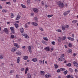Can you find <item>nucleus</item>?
<instances>
[{
  "mask_svg": "<svg viewBox=\"0 0 78 78\" xmlns=\"http://www.w3.org/2000/svg\"><path fill=\"white\" fill-rule=\"evenodd\" d=\"M57 5H58L59 7L60 8H64L65 6V5L64 3H63L62 2H60L59 1H58L56 2Z\"/></svg>",
  "mask_w": 78,
  "mask_h": 78,
  "instance_id": "f257e3e1",
  "label": "nucleus"
},
{
  "mask_svg": "<svg viewBox=\"0 0 78 78\" xmlns=\"http://www.w3.org/2000/svg\"><path fill=\"white\" fill-rule=\"evenodd\" d=\"M22 34V36H24V37L26 39H28V38H29V37L27 34Z\"/></svg>",
  "mask_w": 78,
  "mask_h": 78,
  "instance_id": "f03ea898",
  "label": "nucleus"
},
{
  "mask_svg": "<svg viewBox=\"0 0 78 78\" xmlns=\"http://www.w3.org/2000/svg\"><path fill=\"white\" fill-rule=\"evenodd\" d=\"M10 29L11 30V31L13 33V34H14L15 33V32L14 31V28L12 27H10Z\"/></svg>",
  "mask_w": 78,
  "mask_h": 78,
  "instance_id": "7ed1b4c3",
  "label": "nucleus"
},
{
  "mask_svg": "<svg viewBox=\"0 0 78 78\" xmlns=\"http://www.w3.org/2000/svg\"><path fill=\"white\" fill-rule=\"evenodd\" d=\"M45 78H50L51 77V75L50 74L47 73L45 76Z\"/></svg>",
  "mask_w": 78,
  "mask_h": 78,
  "instance_id": "20e7f679",
  "label": "nucleus"
},
{
  "mask_svg": "<svg viewBox=\"0 0 78 78\" xmlns=\"http://www.w3.org/2000/svg\"><path fill=\"white\" fill-rule=\"evenodd\" d=\"M67 38L68 39V40L71 41H75V39H74V38L71 37H68Z\"/></svg>",
  "mask_w": 78,
  "mask_h": 78,
  "instance_id": "39448f33",
  "label": "nucleus"
},
{
  "mask_svg": "<svg viewBox=\"0 0 78 78\" xmlns=\"http://www.w3.org/2000/svg\"><path fill=\"white\" fill-rule=\"evenodd\" d=\"M58 60L59 61H63L64 60H65V58L63 57H60V58H58Z\"/></svg>",
  "mask_w": 78,
  "mask_h": 78,
  "instance_id": "423d86ee",
  "label": "nucleus"
},
{
  "mask_svg": "<svg viewBox=\"0 0 78 78\" xmlns=\"http://www.w3.org/2000/svg\"><path fill=\"white\" fill-rule=\"evenodd\" d=\"M17 50V48L16 47H13L12 48L11 51L12 52H14V51H16Z\"/></svg>",
  "mask_w": 78,
  "mask_h": 78,
  "instance_id": "0eeeda50",
  "label": "nucleus"
},
{
  "mask_svg": "<svg viewBox=\"0 0 78 78\" xmlns=\"http://www.w3.org/2000/svg\"><path fill=\"white\" fill-rule=\"evenodd\" d=\"M4 31L6 34H8V28H4Z\"/></svg>",
  "mask_w": 78,
  "mask_h": 78,
  "instance_id": "6e6552de",
  "label": "nucleus"
},
{
  "mask_svg": "<svg viewBox=\"0 0 78 78\" xmlns=\"http://www.w3.org/2000/svg\"><path fill=\"white\" fill-rule=\"evenodd\" d=\"M32 25H34V26H35V27H37V26L38 25V24L37 23H36L34 22H33L31 23Z\"/></svg>",
  "mask_w": 78,
  "mask_h": 78,
  "instance_id": "1a4fd4ad",
  "label": "nucleus"
},
{
  "mask_svg": "<svg viewBox=\"0 0 78 78\" xmlns=\"http://www.w3.org/2000/svg\"><path fill=\"white\" fill-rule=\"evenodd\" d=\"M33 10L35 12H38V11H39V10L36 8H33Z\"/></svg>",
  "mask_w": 78,
  "mask_h": 78,
  "instance_id": "9d476101",
  "label": "nucleus"
},
{
  "mask_svg": "<svg viewBox=\"0 0 78 78\" xmlns=\"http://www.w3.org/2000/svg\"><path fill=\"white\" fill-rule=\"evenodd\" d=\"M73 64L74 66L75 67H78V63L76 62H73Z\"/></svg>",
  "mask_w": 78,
  "mask_h": 78,
  "instance_id": "9b49d317",
  "label": "nucleus"
},
{
  "mask_svg": "<svg viewBox=\"0 0 78 78\" xmlns=\"http://www.w3.org/2000/svg\"><path fill=\"white\" fill-rule=\"evenodd\" d=\"M28 49L30 53H31V47L30 46H28Z\"/></svg>",
  "mask_w": 78,
  "mask_h": 78,
  "instance_id": "f8f14e48",
  "label": "nucleus"
},
{
  "mask_svg": "<svg viewBox=\"0 0 78 78\" xmlns=\"http://www.w3.org/2000/svg\"><path fill=\"white\" fill-rule=\"evenodd\" d=\"M32 61H33V62H37V59L36 58H33L32 59Z\"/></svg>",
  "mask_w": 78,
  "mask_h": 78,
  "instance_id": "ddd939ff",
  "label": "nucleus"
},
{
  "mask_svg": "<svg viewBox=\"0 0 78 78\" xmlns=\"http://www.w3.org/2000/svg\"><path fill=\"white\" fill-rule=\"evenodd\" d=\"M44 49L45 50H46V51H50V48H49V47H46L45 48H44Z\"/></svg>",
  "mask_w": 78,
  "mask_h": 78,
  "instance_id": "4468645a",
  "label": "nucleus"
},
{
  "mask_svg": "<svg viewBox=\"0 0 78 78\" xmlns=\"http://www.w3.org/2000/svg\"><path fill=\"white\" fill-rule=\"evenodd\" d=\"M14 45L15 46V47H16V48H19V46L16 43H14Z\"/></svg>",
  "mask_w": 78,
  "mask_h": 78,
  "instance_id": "2eb2a0df",
  "label": "nucleus"
},
{
  "mask_svg": "<svg viewBox=\"0 0 78 78\" xmlns=\"http://www.w3.org/2000/svg\"><path fill=\"white\" fill-rule=\"evenodd\" d=\"M66 38L67 37H66V36H63L62 37V41H65V39H66Z\"/></svg>",
  "mask_w": 78,
  "mask_h": 78,
  "instance_id": "dca6fc26",
  "label": "nucleus"
},
{
  "mask_svg": "<svg viewBox=\"0 0 78 78\" xmlns=\"http://www.w3.org/2000/svg\"><path fill=\"white\" fill-rule=\"evenodd\" d=\"M28 58V56H24L23 59L24 60H27Z\"/></svg>",
  "mask_w": 78,
  "mask_h": 78,
  "instance_id": "f3484780",
  "label": "nucleus"
},
{
  "mask_svg": "<svg viewBox=\"0 0 78 78\" xmlns=\"http://www.w3.org/2000/svg\"><path fill=\"white\" fill-rule=\"evenodd\" d=\"M16 61L18 64H19V63L20 62V57H18L17 58V59L16 60Z\"/></svg>",
  "mask_w": 78,
  "mask_h": 78,
  "instance_id": "a211bd4d",
  "label": "nucleus"
},
{
  "mask_svg": "<svg viewBox=\"0 0 78 78\" xmlns=\"http://www.w3.org/2000/svg\"><path fill=\"white\" fill-rule=\"evenodd\" d=\"M58 42H61V41H62V38L61 37H58Z\"/></svg>",
  "mask_w": 78,
  "mask_h": 78,
  "instance_id": "6ab92c4d",
  "label": "nucleus"
},
{
  "mask_svg": "<svg viewBox=\"0 0 78 78\" xmlns=\"http://www.w3.org/2000/svg\"><path fill=\"white\" fill-rule=\"evenodd\" d=\"M20 31L22 33H23L24 32V29L23 28H20Z\"/></svg>",
  "mask_w": 78,
  "mask_h": 78,
  "instance_id": "aec40b11",
  "label": "nucleus"
},
{
  "mask_svg": "<svg viewBox=\"0 0 78 78\" xmlns=\"http://www.w3.org/2000/svg\"><path fill=\"white\" fill-rule=\"evenodd\" d=\"M29 69H28V68H26L25 70V74L26 75L27 73V72L28 71Z\"/></svg>",
  "mask_w": 78,
  "mask_h": 78,
  "instance_id": "412c9836",
  "label": "nucleus"
},
{
  "mask_svg": "<svg viewBox=\"0 0 78 78\" xmlns=\"http://www.w3.org/2000/svg\"><path fill=\"white\" fill-rule=\"evenodd\" d=\"M16 54L18 55H22V53L20 51H17L16 52Z\"/></svg>",
  "mask_w": 78,
  "mask_h": 78,
  "instance_id": "4be33fe9",
  "label": "nucleus"
},
{
  "mask_svg": "<svg viewBox=\"0 0 78 78\" xmlns=\"http://www.w3.org/2000/svg\"><path fill=\"white\" fill-rule=\"evenodd\" d=\"M40 73L41 75H44V74H45V71H41Z\"/></svg>",
  "mask_w": 78,
  "mask_h": 78,
  "instance_id": "5701e85b",
  "label": "nucleus"
},
{
  "mask_svg": "<svg viewBox=\"0 0 78 78\" xmlns=\"http://www.w3.org/2000/svg\"><path fill=\"white\" fill-rule=\"evenodd\" d=\"M20 19V15H18L16 17V20H19Z\"/></svg>",
  "mask_w": 78,
  "mask_h": 78,
  "instance_id": "b1692460",
  "label": "nucleus"
},
{
  "mask_svg": "<svg viewBox=\"0 0 78 78\" xmlns=\"http://www.w3.org/2000/svg\"><path fill=\"white\" fill-rule=\"evenodd\" d=\"M14 25L15 27H16V28H17H17H19V25H18V24L15 23L14 24Z\"/></svg>",
  "mask_w": 78,
  "mask_h": 78,
  "instance_id": "393cba45",
  "label": "nucleus"
},
{
  "mask_svg": "<svg viewBox=\"0 0 78 78\" xmlns=\"http://www.w3.org/2000/svg\"><path fill=\"white\" fill-rule=\"evenodd\" d=\"M21 6L23 8H26V6L25 5H23V4H21Z\"/></svg>",
  "mask_w": 78,
  "mask_h": 78,
  "instance_id": "a878e982",
  "label": "nucleus"
},
{
  "mask_svg": "<svg viewBox=\"0 0 78 78\" xmlns=\"http://www.w3.org/2000/svg\"><path fill=\"white\" fill-rule=\"evenodd\" d=\"M54 67L55 69H58V65L56 64H54Z\"/></svg>",
  "mask_w": 78,
  "mask_h": 78,
  "instance_id": "bb28decb",
  "label": "nucleus"
},
{
  "mask_svg": "<svg viewBox=\"0 0 78 78\" xmlns=\"http://www.w3.org/2000/svg\"><path fill=\"white\" fill-rule=\"evenodd\" d=\"M43 39L45 41H48V38L47 37H43Z\"/></svg>",
  "mask_w": 78,
  "mask_h": 78,
  "instance_id": "cd10ccee",
  "label": "nucleus"
},
{
  "mask_svg": "<svg viewBox=\"0 0 78 78\" xmlns=\"http://www.w3.org/2000/svg\"><path fill=\"white\" fill-rule=\"evenodd\" d=\"M27 76L28 78H31V74L30 73H27Z\"/></svg>",
  "mask_w": 78,
  "mask_h": 78,
  "instance_id": "c85d7f7f",
  "label": "nucleus"
},
{
  "mask_svg": "<svg viewBox=\"0 0 78 78\" xmlns=\"http://www.w3.org/2000/svg\"><path fill=\"white\" fill-rule=\"evenodd\" d=\"M68 72V71H67V70H66L63 73H64L65 75H66Z\"/></svg>",
  "mask_w": 78,
  "mask_h": 78,
  "instance_id": "c756f323",
  "label": "nucleus"
},
{
  "mask_svg": "<svg viewBox=\"0 0 78 78\" xmlns=\"http://www.w3.org/2000/svg\"><path fill=\"white\" fill-rule=\"evenodd\" d=\"M77 22V20H74L72 21V23H76V22Z\"/></svg>",
  "mask_w": 78,
  "mask_h": 78,
  "instance_id": "7c9ffc66",
  "label": "nucleus"
},
{
  "mask_svg": "<svg viewBox=\"0 0 78 78\" xmlns=\"http://www.w3.org/2000/svg\"><path fill=\"white\" fill-rule=\"evenodd\" d=\"M7 11H8V10L6 9H3L2 10V12H6Z\"/></svg>",
  "mask_w": 78,
  "mask_h": 78,
  "instance_id": "2f4dec72",
  "label": "nucleus"
},
{
  "mask_svg": "<svg viewBox=\"0 0 78 78\" xmlns=\"http://www.w3.org/2000/svg\"><path fill=\"white\" fill-rule=\"evenodd\" d=\"M71 66L72 64L70 63H69L67 64V66H68V67H71Z\"/></svg>",
  "mask_w": 78,
  "mask_h": 78,
  "instance_id": "473e14b6",
  "label": "nucleus"
},
{
  "mask_svg": "<svg viewBox=\"0 0 78 78\" xmlns=\"http://www.w3.org/2000/svg\"><path fill=\"white\" fill-rule=\"evenodd\" d=\"M14 14L13 13H12L11 14V18H14Z\"/></svg>",
  "mask_w": 78,
  "mask_h": 78,
  "instance_id": "72a5a7b5",
  "label": "nucleus"
},
{
  "mask_svg": "<svg viewBox=\"0 0 78 78\" xmlns=\"http://www.w3.org/2000/svg\"><path fill=\"white\" fill-rule=\"evenodd\" d=\"M65 28H66V27H65V26H62V30L64 31L65 30Z\"/></svg>",
  "mask_w": 78,
  "mask_h": 78,
  "instance_id": "f704fd0d",
  "label": "nucleus"
},
{
  "mask_svg": "<svg viewBox=\"0 0 78 78\" xmlns=\"http://www.w3.org/2000/svg\"><path fill=\"white\" fill-rule=\"evenodd\" d=\"M60 70L61 71H65V70L66 69H64L63 68H60Z\"/></svg>",
  "mask_w": 78,
  "mask_h": 78,
  "instance_id": "c9c22d12",
  "label": "nucleus"
},
{
  "mask_svg": "<svg viewBox=\"0 0 78 78\" xmlns=\"http://www.w3.org/2000/svg\"><path fill=\"white\" fill-rule=\"evenodd\" d=\"M53 15H48L47 16V17H48L49 18H50V17H53Z\"/></svg>",
  "mask_w": 78,
  "mask_h": 78,
  "instance_id": "e433bc0d",
  "label": "nucleus"
},
{
  "mask_svg": "<svg viewBox=\"0 0 78 78\" xmlns=\"http://www.w3.org/2000/svg\"><path fill=\"white\" fill-rule=\"evenodd\" d=\"M72 51V49H69L68 51V52L69 53H71Z\"/></svg>",
  "mask_w": 78,
  "mask_h": 78,
  "instance_id": "4c0bfd02",
  "label": "nucleus"
},
{
  "mask_svg": "<svg viewBox=\"0 0 78 78\" xmlns=\"http://www.w3.org/2000/svg\"><path fill=\"white\" fill-rule=\"evenodd\" d=\"M34 20H35V21L36 22H37L38 21L37 18V17H35Z\"/></svg>",
  "mask_w": 78,
  "mask_h": 78,
  "instance_id": "58836bf2",
  "label": "nucleus"
},
{
  "mask_svg": "<svg viewBox=\"0 0 78 78\" xmlns=\"http://www.w3.org/2000/svg\"><path fill=\"white\" fill-rule=\"evenodd\" d=\"M68 14V13H67L66 12H65L63 13L64 16H67Z\"/></svg>",
  "mask_w": 78,
  "mask_h": 78,
  "instance_id": "ea45409f",
  "label": "nucleus"
},
{
  "mask_svg": "<svg viewBox=\"0 0 78 78\" xmlns=\"http://www.w3.org/2000/svg\"><path fill=\"white\" fill-rule=\"evenodd\" d=\"M39 29L40 30H41V31H44V29L43 28H42V27H39Z\"/></svg>",
  "mask_w": 78,
  "mask_h": 78,
  "instance_id": "a19ab883",
  "label": "nucleus"
},
{
  "mask_svg": "<svg viewBox=\"0 0 78 78\" xmlns=\"http://www.w3.org/2000/svg\"><path fill=\"white\" fill-rule=\"evenodd\" d=\"M10 38H11V39H14V35H11L10 36Z\"/></svg>",
  "mask_w": 78,
  "mask_h": 78,
  "instance_id": "79ce46f5",
  "label": "nucleus"
},
{
  "mask_svg": "<svg viewBox=\"0 0 78 78\" xmlns=\"http://www.w3.org/2000/svg\"><path fill=\"white\" fill-rule=\"evenodd\" d=\"M69 70L71 72H73V69L71 68H69Z\"/></svg>",
  "mask_w": 78,
  "mask_h": 78,
  "instance_id": "37998d69",
  "label": "nucleus"
},
{
  "mask_svg": "<svg viewBox=\"0 0 78 78\" xmlns=\"http://www.w3.org/2000/svg\"><path fill=\"white\" fill-rule=\"evenodd\" d=\"M41 3L42 6H44V4L43 1H41Z\"/></svg>",
  "mask_w": 78,
  "mask_h": 78,
  "instance_id": "c03bdc74",
  "label": "nucleus"
},
{
  "mask_svg": "<svg viewBox=\"0 0 78 78\" xmlns=\"http://www.w3.org/2000/svg\"><path fill=\"white\" fill-rule=\"evenodd\" d=\"M51 44H52V45H55V41H52L51 42Z\"/></svg>",
  "mask_w": 78,
  "mask_h": 78,
  "instance_id": "a18cd8bd",
  "label": "nucleus"
},
{
  "mask_svg": "<svg viewBox=\"0 0 78 78\" xmlns=\"http://www.w3.org/2000/svg\"><path fill=\"white\" fill-rule=\"evenodd\" d=\"M69 47H72V44L69 43Z\"/></svg>",
  "mask_w": 78,
  "mask_h": 78,
  "instance_id": "49530a36",
  "label": "nucleus"
},
{
  "mask_svg": "<svg viewBox=\"0 0 78 78\" xmlns=\"http://www.w3.org/2000/svg\"><path fill=\"white\" fill-rule=\"evenodd\" d=\"M66 28H68L69 27V25H66V26H65Z\"/></svg>",
  "mask_w": 78,
  "mask_h": 78,
  "instance_id": "de8ad7c7",
  "label": "nucleus"
},
{
  "mask_svg": "<svg viewBox=\"0 0 78 78\" xmlns=\"http://www.w3.org/2000/svg\"><path fill=\"white\" fill-rule=\"evenodd\" d=\"M24 27L26 28H28V25H27V24H25Z\"/></svg>",
  "mask_w": 78,
  "mask_h": 78,
  "instance_id": "09e8293b",
  "label": "nucleus"
},
{
  "mask_svg": "<svg viewBox=\"0 0 78 78\" xmlns=\"http://www.w3.org/2000/svg\"><path fill=\"white\" fill-rule=\"evenodd\" d=\"M3 56L2 55H0V59H3Z\"/></svg>",
  "mask_w": 78,
  "mask_h": 78,
  "instance_id": "8fccbe9b",
  "label": "nucleus"
},
{
  "mask_svg": "<svg viewBox=\"0 0 78 78\" xmlns=\"http://www.w3.org/2000/svg\"><path fill=\"white\" fill-rule=\"evenodd\" d=\"M60 72H61V70H60L59 69H58L57 70V73H59Z\"/></svg>",
  "mask_w": 78,
  "mask_h": 78,
  "instance_id": "3c124183",
  "label": "nucleus"
},
{
  "mask_svg": "<svg viewBox=\"0 0 78 78\" xmlns=\"http://www.w3.org/2000/svg\"><path fill=\"white\" fill-rule=\"evenodd\" d=\"M27 4H29L30 3V0H27Z\"/></svg>",
  "mask_w": 78,
  "mask_h": 78,
  "instance_id": "603ef678",
  "label": "nucleus"
},
{
  "mask_svg": "<svg viewBox=\"0 0 78 78\" xmlns=\"http://www.w3.org/2000/svg\"><path fill=\"white\" fill-rule=\"evenodd\" d=\"M62 31L60 29H58L57 30V31L58 32V33H59L60 32H61Z\"/></svg>",
  "mask_w": 78,
  "mask_h": 78,
  "instance_id": "864d4df0",
  "label": "nucleus"
},
{
  "mask_svg": "<svg viewBox=\"0 0 78 78\" xmlns=\"http://www.w3.org/2000/svg\"><path fill=\"white\" fill-rule=\"evenodd\" d=\"M77 55V54L76 53H74L73 54V56H74V57H75V56H76V55Z\"/></svg>",
  "mask_w": 78,
  "mask_h": 78,
  "instance_id": "5fc2aeb1",
  "label": "nucleus"
},
{
  "mask_svg": "<svg viewBox=\"0 0 78 78\" xmlns=\"http://www.w3.org/2000/svg\"><path fill=\"white\" fill-rule=\"evenodd\" d=\"M70 76H70L69 75H68L66 76V77H67V78H70Z\"/></svg>",
  "mask_w": 78,
  "mask_h": 78,
  "instance_id": "6e6d98bb",
  "label": "nucleus"
},
{
  "mask_svg": "<svg viewBox=\"0 0 78 78\" xmlns=\"http://www.w3.org/2000/svg\"><path fill=\"white\" fill-rule=\"evenodd\" d=\"M61 57H62V58L64 57V54H62L61 55Z\"/></svg>",
  "mask_w": 78,
  "mask_h": 78,
  "instance_id": "4d7b16f0",
  "label": "nucleus"
},
{
  "mask_svg": "<svg viewBox=\"0 0 78 78\" xmlns=\"http://www.w3.org/2000/svg\"><path fill=\"white\" fill-rule=\"evenodd\" d=\"M6 4H8V5H11V3L10 2H6Z\"/></svg>",
  "mask_w": 78,
  "mask_h": 78,
  "instance_id": "13d9d810",
  "label": "nucleus"
},
{
  "mask_svg": "<svg viewBox=\"0 0 78 78\" xmlns=\"http://www.w3.org/2000/svg\"><path fill=\"white\" fill-rule=\"evenodd\" d=\"M39 63L40 64H42V60H40L39 61Z\"/></svg>",
  "mask_w": 78,
  "mask_h": 78,
  "instance_id": "bf43d9fd",
  "label": "nucleus"
},
{
  "mask_svg": "<svg viewBox=\"0 0 78 78\" xmlns=\"http://www.w3.org/2000/svg\"><path fill=\"white\" fill-rule=\"evenodd\" d=\"M25 70V69H24V68H21V71H23V70Z\"/></svg>",
  "mask_w": 78,
  "mask_h": 78,
  "instance_id": "052dcab7",
  "label": "nucleus"
},
{
  "mask_svg": "<svg viewBox=\"0 0 78 78\" xmlns=\"http://www.w3.org/2000/svg\"><path fill=\"white\" fill-rule=\"evenodd\" d=\"M42 43H43V44H45V41H42Z\"/></svg>",
  "mask_w": 78,
  "mask_h": 78,
  "instance_id": "680f3d73",
  "label": "nucleus"
},
{
  "mask_svg": "<svg viewBox=\"0 0 78 78\" xmlns=\"http://www.w3.org/2000/svg\"><path fill=\"white\" fill-rule=\"evenodd\" d=\"M66 12L67 13H69V12H70V10H68Z\"/></svg>",
  "mask_w": 78,
  "mask_h": 78,
  "instance_id": "e2e57ef3",
  "label": "nucleus"
},
{
  "mask_svg": "<svg viewBox=\"0 0 78 78\" xmlns=\"http://www.w3.org/2000/svg\"><path fill=\"white\" fill-rule=\"evenodd\" d=\"M16 77L17 78H19V75L17 74L16 75Z\"/></svg>",
  "mask_w": 78,
  "mask_h": 78,
  "instance_id": "0e129e2a",
  "label": "nucleus"
},
{
  "mask_svg": "<svg viewBox=\"0 0 78 78\" xmlns=\"http://www.w3.org/2000/svg\"><path fill=\"white\" fill-rule=\"evenodd\" d=\"M22 48H23V49H25V46H23L22 47Z\"/></svg>",
  "mask_w": 78,
  "mask_h": 78,
  "instance_id": "69168bd1",
  "label": "nucleus"
},
{
  "mask_svg": "<svg viewBox=\"0 0 78 78\" xmlns=\"http://www.w3.org/2000/svg\"><path fill=\"white\" fill-rule=\"evenodd\" d=\"M13 72H14V71L11 70L10 71V73H13Z\"/></svg>",
  "mask_w": 78,
  "mask_h": 78,
  "instance_id": "338daca9",
  "label": "nucleus"
},
{
  "mask_svg": "<svg viewBox=\"0 0 78 78\" xmlns=\"http://www.w3.org/2000/svg\"><path fill=\"white\" fill-rule=\"evenodd\" d=\"M13 2H14V3H16V0H13Z\"/></svg>",
  "mask_w": 78,
  "mask_h": 78,
  "instance_id": "774afa93",
  "label": "nucleus"
}]
</instances>
